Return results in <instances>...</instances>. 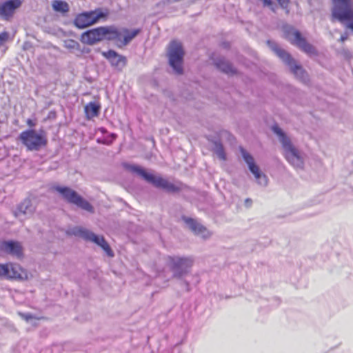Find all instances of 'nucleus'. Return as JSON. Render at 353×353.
<instances>
[{"label": "nucleus", "mask_w": 353, "mask_h": 353, "mask_svg": "<svg viewBox=\"0 0 353 353\" xmlns=\"http://www.w3.org/2000/svg\"><path fill=\"white\" fill-rule=\"evenodd\" d=\"M121 165L125 170L140 176L145 182L156 188L163 190L167 193L175 194L181 191V186L169 181L160 175H156L148 172L147 169L139 165L131 164L128 162H123Z\"/></svg>", "instance_id": "f257e3e1"}, {"label": "nucleus", "mask_w": 353, "mask_h": 353, "mask_svg": "<svg viewBox=\"0 0 353 353\" xmlns=\"http://www.w3.org/2000/svg\"><path fill=\"white\" fill-rule=\"evenodd\" d=\"M18 140L28 152H39L46 148L48 143L47 132L43 128L37 130L34 128H28L18 136Z\"/></svg>", "instance_id": "f03ea898"}, {"label": "nucleus", "mask_w": 353, "mask_h": 353, "mask_svg": "<svg viewBox=\"0 0 353 353\" xmlns=\"http://www.w3.org/2000/svg\"><path fill=\"white\" fill-rule=\"evenodd\" d=\"M272 132L279 137L284 150V155L287 161L294 168H303L304 160L299 150L292 144L285 132L277 124L271 128Z\"/></svg>", "instance_id": "7ed1b4c3"}, {"label": "nucleus", "mask_w": 353, "mask_h": 353, "mask_svg": "<svg viewBox=\"0 0 353 353\" xmlns=\"http://www.w3.org/2000/svg\"><path fill=\"white\" fill-rule=\"evenodd\" d=\"M194 263L192 256L168 255L165 264L174 279H182L192 270Z\"/></svg>", "instance_id": "20e7f679"}, {"label": "nucleus", "mask_w": 353, "mask_h": 353, "mask_svg": "<svg viewBox=\"0 0 353 353\" xmlns=\"http://www.w3.org/2000/svg\"><path fill=\"white\" fill-rule=\"evenodd\" d=\"M332 19L344 24L347 29L353 31L352 0H332Z\"/></svg>", "instance_id": "39448f33"}, {"label": "nucleus", "mask_w": 353, "mask_h": 353, "mask_svg": "<svg viewBox=\"0 0 353 353\" xmlns=\"http://www.w3.org/2000/svg\"><path fill=\"white\" fill-rule=\"evenodd\" d=\"M268 47L279 57L282 61L289 68L290 72L299 80L305 81L307 79V74L301 64L296 63L292 55L273 41H267Z\"/></svg>", "instance_id": "423d86ee"}, {"label": "nucleus", "mask_w": 353, "mask_h": 353, "mask_svg": "<svg viewBox=\"0 0 353 353\" xmlns=\"http://www.w3.org/2000/svg\"><path fill=\"white\" fill-rule=\"evenodd\" d=\"M70 234L81 237L87 241H91L99 245L109 257H113L114 253L103 236L94 234L93 232L79 226L71 229Z\"/></svg>", "instance_id": "0eeeda50"}, {"label": "nucleus", "mask_w": 353, "mask_h": 353, "mask_svg": "<svg viewBox=\"0 0 353 353\" xmlns=\"http://www.w3.org/2000/svg\"><path fill=\"white\" fill-rule=\"evenodd\" d=\"M70 234L81 237L87 241H91L99 245L109 257H113L114 253L103 236L94 234L93 232L79 226L71 229Z\"/></svg>", "instance_id": "6e6552de"}, {"label": "nucleus", "mask_w": 353, "mask_h": 353, "mask_svg": "<svg viewBox=\"0 0 353 353\" xmlns=\"http://www.w3.org/2000/svg\"><path fill=\"white\" fill-rule=\"evenodd\" d=\"M53 189L59 193L62 198L68 203L74 204L88 212H94V210L92 204L70 187L55 185Z\"/></svg>", "instance_id": "1a4fd4ad"}, {"label": "nucleus", "mask_w": 353, "mask_h": 353, "mask_svg": "<svg viewBox=\"0 0 353 353\" xmlns=\"http://www.w3.org/2000/svg\"><path fill=\"white\" fill-rule=\"evenodd\" d=\"M108 15V12L103 11L101 8L83 12L76 16L73 24L78 29H84L97 23L101 19H106Z\"/></svg>", "instance_id": "9d476101"}, {"label": "nucleus", "mask_w": 353, "mask_h": 353, "mask_svg": "<svg viewBox=\"0 0 353 353\" xmlns=\"http://www.w3.org/2000/svg\"><path fill=\"white\" fill-rule=\"evenodd\" d=\"M184 54V50L181 43L176 41L170 42L168 52L169 65L176 74L180 75L183 73Z\"/></svg>", "instance_id": "9b49d317"}, {"label": "nucleus", "mask_w": 353, "mask_h": 353, "mask_svg": "<svg viewBox=\"0 0 353 353\" xmlns=\"http://www.w3.org/2000/svg\"><path fill=\"white\" fill-rule=\"evenodd\" d=\"M35 196L30 194L27 197L19 203L12 211L14 217L19 220L32 216L37 209V205L33 203Z\"/></svg>", "instance_id": "f8f14e48"}, {"label": "nucleus", "mask_w": 353, "mask_h": 353, "mask_svg": "<svg viewBox=\"0 0 353 353\" xmlns=\"http://www.w3.org/2000/svg\"><path fill=\"white\" fill-rule=\"evenodd\" d=\"M0 251L18 259L24 256L23 245L16 240H3L0 242Z\"/></svg>", "instance_id": "ddd939ff"}, {"label": "nucleus", "mask_w": 353, "mask_h": 353, "mask_svg": "<svg viewBox=\"0 0 353 353\" xmlns=\"http://www.w3.org/2000/svg\"><path fill=\"white\" fill-rule=\"evenodd\" d=\"M23 0H6L0 3V19L10 21L16 10L19 8Z\"/></svg>", "instance_id": "4468645a"}, {"label": "nucleus", "mask_w": 353, "mask_h": 353, "mask_svg": "<svg viewBox=\"0 0 353 353\" xmlns=\"http://www.w3.org/2000/svg\"><path fill=\"white\" fill-rule=\"evenodd\" d=\"M181 220L194 234L201 235L205 239L212 236V232L196 219L183 215Z\"/></svg>", "instance_id": "2eb2a0df"}, {"label": "nucleus", "mask_w": 353, "mask_h": 353, "mask_svg": "<svg viewBox=\"0 0 353 353\" xmlns=\"http://www.w3.org/2000/svg\"><path fill=\"white\" fill-rule=\"evenodd\" d=\"M80 41L81 43L89 46H94L103 41L102 26L91 28L82 32L80 36Z\"/></svg>", "instance_id": "dca6fc26"}, {"label": "nucleus", "mask_w": 353, "mask_h": 353, "mask_svg": "<svg viewBox=\"0 0 353 353\" xmlns=\"http://www.w3.org/2000/svg\"><path fill=\"white\" fill-rule=\"evenodd\" d=\"M101 54L108 61L112 67L119 71H121L127 64V58L114 50L110 49L108 51H103Z\"/></svg>", "instance_id": "f3484780"}, {"label": "nucleus", "mask_w": 353, "mask_h": 353, "mask_svg": "<svg viewBox=\"0 0 353 353\" xmlns=\"http://www.w3.org/2000/svg\"><path fill=\"white\" fill-rule=\"evenodd\" d=\"M213 63L219 71L228 76H234L238 73L237 69L233 66L230 61L223 57L214 59Z\"/></svg>", "instance_id": "a211bd4d"}, {"label": "nucleus", "mask_w": 353, "mask_h": 353, "mask_svg": "<svg viewBox=\"0 0 353 353\" xmlns=\"http://www.w3.org/2000/svg\"><path fill=\"white\" fill-rule=\"evenodd\" d=\"M294 41L293 43L303 52L309 55H316L317 54L316 48L307 41L306 39L302 36L301 33L299 30H295L294 32Z\"/></svg>", "instance_id": "6ab92c4d"}, {"label": "nucleus", "mask_w": 353, "mask_h": 353, "mask_svg": "<svg viewBox=\"0 0 353 353\" xmlns=\"http://www.w3.org/2000/svg\"><path fill=\"white\" fill-rule=\"evenodd\" d=\"M103 40L119 43L122 37V32L114 26H102Z\"/></svg>", "instance_id": "aec40b11"}, {"label": "nucleus", "mask_w": 353, "mask_h": 353, "mask_svg": "<svg viewBox=\"0 0 353 353\" xmlns=\"http://www.w3.org/2000/svg\"><path fill=\"white\" fill-rule=\"evenodd\" d=\"M121 32H122V36H123V37L122 39L121 37L119 43H117V46L119 48H121L129 44L130 41L141 32V29L137 28L130 30L127 28H121Z\"/></svg>", "instance_id": "412c9836"}, {"label": "nucleus", "mask_w": 353, "mask_h": 353, "mask_svg": "<svg viewBox=\"0 0 353 353\" xmlns=\"http://www.w3.org/2000/svg\"><path fill=\"white\" fill-rule=\"evenodd\" d=\"M101 104L99 102L90 101L84 107V111L87 119L90 120L99 115Z\"/></svg>", "instance_id": "4be33fe9"}, {"label": "nucleus", "mask_w": 353, "mask_h": 353, "mask_svg": "<svg viewBox=\"0 0 353 353\" xmlns=\"http://www.w3.org/2000/svg\"><path fill=\"white\" fill-rule=\"evenodd\" d=\"M23 271L18 265L8 264V273L6 275L8 279H16L22 281L24 279L23 276Z\"/></svg>", "instance_id": "5701e85b"}, {"label": "nucleus", "mask_w": 353, "mask_h": 353, "mask_svg": "<svg viewBox=\"0 0 353 353\" xmlns=\"http://www.w3.org/2000/svg\"><path fill=\"white\" fill-rule=\"evenodd\" d=\"M250 172L254 176L256 183L263 187H266L268 184V176L261 172L259 167L256 165L254 168L249 170Z\"/></svg>", "instance_id": "b1692460"}, {"label": "nucleus", "mask_w": 353, "mask_h": 353, "mask_svg": "<svg viewBox=\"0 0 353 353\" xmlns=\"http://www.w3.org/2000/svg\"><path fill=\"white\" fill-rule=\"evenodd\" d=\"M239 152L244 161L248 166V169L251 170L257 165L254 161V157L243 147L239 146Z\"/></svg>", "instance_id": "393cba45"}, {"label": "nucleus", "mask_w": 353, "mask_h": 353, "mask_svg": "<svg viewBox=\"0 0 353 353\" xmlns=\"http://www.w3.org/2000/svg\"><path fill=\"white\" fill-rule=\"evenodd\" d=\"M212 150L220 159L223 161L226 159V154L224 150V147L220 141L216 140L213 141Z\"/></svg>", "instance_id": "a878e982"}, {"label": "nucleus", "mask_w": 353, "mask_h": 353, "mask_svg": "<svg viewBox=\"0 0 353 353\" xmlns=\"http://www.w3.org/2000/svg\"><path fill=\"white\" fill-rule=\"evenodd\" d=\"M52 8L54 11L62 14L68 12L70 9L68 3L62 0L54 1L52 3Z\"/></svg>", "instance_id": "bb28decb"}, {"label": "nucleus", "mask_w": 353, "mask_h": 353, "mask_svg": "<svg viewBox=\"0 0 353 353\" xmlns=\"http://www.w3.org/2000/svg\"><path fill=\"white\" fill-rule=\"evenodd\" d=\"M63 46L72 53L80 50L79 43L74 39H69L65 40Z\"/></svg>", "instance_id": "cd10ccee"}, {"label": "nucleus", "mask_w": 353, "mask_h": 353, "mask_svg": "<svg viewBox=\"0 0 353 353\" xmlns=\"http://www.w3.org/2000/svg\"><path fill=\"white\" fill-rule=\"evenodd\" d=\"M280 7L285 10L286 14L290 12L289 4L290 0H276Z\"/></svg>", "instance_id": "c85d7f7f"}, {"label": "nucleus", "mask_w": 353, "mask_h": 353, "mask_svg": "<svg viewBox=\"0 0 353 353\" xmlns=\"http://www.w3.org/2000/svg\"><path fill=\"white\" fill-rule=\"evenodd\" d=\"M8 273V263H0V279L6 278V275Z\"/></svg>", "instance_id": "c756f323"}, {"label": "nucleus", "mask_w": 353, "mask_h": 353, "mask_svg": "<svg viewBox=\"0 0 353 353\" xmlns=\"http://www.w3.org/2000/svg\"><path fill=\"white\" fill-rule=\"evenodd\" d=\"M177 279L180 281V286L184 288L186 292H190L191 290L190 282L185 279L184 277Z\"/></svg>", "instance_id": "7c9ffc66"}, {"label": "nucleus", "mask_w": 353, "mask_h": 353, "mask_svg": "<svg viewBox=\"0 0 353 353\" xmlns=\"http://www.w3.org/2000/svg\"><path fill=\"white\" fill-rule=\"evenodd\" d=\"M340 54L347 61H350L352 57V52L347 48L341 49Z\"/></svg>", "instance_id": "2f4dec72"}, {"label": "nucleus", "mask_w": 353, "mask_h": 353, "mask_svg": "<svg viewBox=\"0 0 353 353\" xmlns=\"http://www.w3.org/2000/svg\"><path fill=\"white\" fill-rule=\"evenodd\" d=\"M8 32L3 31L0 33V47L8 39Z\"/></svg>", "instance_id": "473e14b6"}, {"label": "nucleus", "mask_w": 353, "mask_h": 353, "mask_svg": "<svg viewBox=\"0 0 353 353\" xmlns=\"http://www.w3.org/2000/svg\"><path fill=\"white\" fill-rule=\"evenodd\" d=\"M108 137L110 138V140L105 139L104 141H103V143H105L106 145L111 144L113 142V141H114L116 139L117 135L114 133H110L108 135Z\"/></svg>", "instance_id": "72a5a7b5"}, {"label": "nucleus", "mask_w": 353, "mask_h": 353, "mask_svg": "<svg viewBox=\"0 0 353 353\" xmlns=\"http://www.w3.org/2000/svg\"><path fill=\"white\" fill-rule=\"evenodd\" d=\"M26 124L29 126V128H34L37 125V122L35 119L29 118L26 120Z\"/></svg>", "instance_id": "f704fd0d"}, {"label": "nucleus", "mask_w": 353, "mask_h": 353, "mask_svg": "<svg viewBox=\"0 0 353 353\" xmlns=\"http://www.w3.org/2000/svg\"><path fill=\"white\" fill-rule=\"evenodd\" d=\"M170 353H184V352L182 351L181 346L179 344H176L172 347Z\"/></svg>", "instance_id": "c9c22d12"}, {"label": "nucleus", "mask_w": 353, "mask_h": 353, "mask_svg": "<svg viewBox=\"0 0 353 353\" xmlns=\"http://www.w3.org/2000/svg\"><path fill=\"white\" fill-rule=\"evenodd\" d=\"M349 37V34L347 32H344L343 34H341L340 39H339V41L344 42L345 41L347 40Z\"/></svg>", "instance_id": "e433bc0d"}, {"label": "nucleus", "mask_w": 353, "mask_h": 353, "mask_svg": "<svg viewBox=\"0 0 353 353\" xmlns=\"http://www.w3.org/2000/svg\"><path fill=\"white\" fill-rule=\"evenodd\" d=\"M90 51L91 50L89 48L83 47L81 48L80 47V50H79L78 52L79 53V55H81L83 54H88L90 52Z\"/></svg>", "instance_id": "4c0bfd02"}, {"label": "nucleus", "mask_w": 353, "mask_h": 353, "mask_svg": "<svg viewBox=\"0 0 353 353\" xmlns=\"http://www.w3.org/2000/svg\"><path fill=\"white\" fill-rule=\"evenodd\" d=\"M252 205V200L250 198H247L245 199L244 205L247 208H250Z\"/></svg>", "instance_id": "58836bf2"}, {"label": "nucleus", "mask_w": 353, "mask_h": 353, "mask_svg": "<svg viewBox=\"0 0 353 353\" xmlns=\"http://www.w3.org/2000/svg\"><path fill=\"white\" fill-rule=\"evenodd\" d=\"M21 315L27 321L33 318V316L31 314H21Z\"/></svg>", "instance_id": "ea45409f"}, {"label": "nucleus", "mask_w": 353, "mask_h": 353, "mask_svg": "<svg viewBox=\"0 0 353 353\" xmlns=\"http://www.w3.org/2000/svg\"><path fill=\"white\" fill-rule=\"evenodd\" d=\"M99 131L102 133V134H105V133H108V130L103 128V127H101L99 128Z\"/></svg>", "instance_id": "a19ab883"}, {"label": "nucleus", "mask_w": 353, "mask_h": 353, "mask_svg": "<svg viewBox=\"0 0 353 353\" xmlns=\"http://www.w3.org/2000/svg\"><path fill=\"white\" fill-rule=\"evenodd\" d=\"M273 300L276 302V305L280 304L281 301H280V300L278 298H274Z\"/></svg>", "instance_id": "79ce46f5"}, {"label": "nucleus", "mask_w": 353, "mask_h": 353, "mask_svg": "<svg viewBox=\"0 0 353 353\" xmlns=\"http://www.w3.org/2000/svg\"><path fill=\"white\" fill-rule=\"evenodd\" d=\"M25 274V276L26 277L27 276V274H26L24 272L23 273V275Z\"/></svg>", "instance_id": "37998d69"}]
</instances>
